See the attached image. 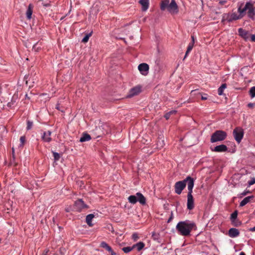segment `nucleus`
<instances>
[{
	"instance_id": "obj_36",
	"label": "nucleus",
	"mask_w": 255,
	"mask_h": 255,
	"mask_svg": "<svg viewBox=\"0 0 255 255\" xmlns=\"http://www.w3.org/2000/svg\"><path fill=\"white\" fill-rule=\"evenodd\" d=\"M194 42L193 41H191L188 45V47H187V50H188V51H191L192 49H193V47L194 46Z\"/></svg>"
},
{
	"instance_id": "obj_5",
	"label": "nucleus",
	"mask_w": 255,
	"mask_h": 255,
	"mask_svg": "<svg viewBox=\"0 0 255 255\" xmlns=\"http://www.w3.org/2000/svg\"><path fill=\"white\" fill-rule=\"evenodd\" d=\"M128 200L129 203L132 204H135L137 202H139L141 204L144 205L146 203V199L143 195L137 192L135 195H130L128 197Z\"/></svg>"
},
{
	"instance_id": "obj_52",
	"label": "nucleus",
	"mask_w": 255,
	"mask_h": 255,
	"mask_svg": "<svg viewBox=\"0 0 255 255\" xmlns=\"http://www.w3.org/2000/svg\"><path fill=\"white\" fill-rule=\"evenodd\" d=\"M239 255H246L244 252H241Z\"/></svg>"
},
{
	"instance_id": "obj_28",
	"label": "nucleus",
	"mask_w": 255,
	"mask_h": 255,
	"mask_svg": "<svg viewBox=\"0 0 255 255\" xmlns=\"http://www.w3.org/2000/svg\"><path fill=\"white\" fill-rule=\"evenodd\" d=\"M251 97L253 98L255 97V86L252 87L249 91Z\"/></svg>"
},
{
	"instance_id": "obj_56",
	"label": "nucleus",
	"mask_w": 255,
	"mask_h": 255,
	"mask_svg": "<svg viewBox=\"0 0 255 255\" xmlns=\"http://www.w3.org/2000/svg\"><path fill=\"white\" fill-rule=\"evenodd\" d=\"M196 91H192V93L195 92Z\"/></svg>"
},
{
	"instance_id": "obj_18",
	"label": "nucleus",
	"mask_w": 255,
	"mask_h": 255,
	"mask_svg": "<svg viewBox=\"0 0 255 255\" xmlns=\"http://www.w3.org/2000/svg\"><path fill=\"white\" fill-rule=\"evenodd\" d=\"M145 246V244L144 243L142 242H139L135 244H134L132 247L133 249H136L137 251H140L142 250Z\"/></svg>"
},
{
	"instance_id": "obj_8",
	"label": "nucleus",
	"mask_w": 255,
	"mask_h": 255,
	"mask_svg": "<svg viewBox=\"0 0 255 255\" xmlns=\"http://www.w3.org/2000/svg\"><path fill=\"white\" fill-rule=\"evenodd\" d=\"M242 17V15H239L236 12L225 13L223 16V20L231 22L240 19Z\"/></svg>"
},
{
	"instance_id": "obj_3",
	"label": "nucleus",
	"mask_w": 255,
	"mask_h": 255,
	"mask_svg": "<svg viewBox=\"0 0 255 255\" xmlns=\"http://www.w3.org/2000/svg\"><path fill=\"white\" fill-rule=\"evenodd\" d=\"M192 181L194 185V181L193 178H192L190 176H188L184 180L177 182L175 184L174 186L175 192L176 194L180 195L182 193L183 190L185 188L186 184L187 185V187H188V184L189 183V182Z\"/></svg>"
},
{
	"instance_id": "obj_40",
	"label": "nucleus",
	"mask_w": 255,
	"mask_h": 255,
	"mask_svg": "<svg viewBox=\"0 0 255 255\" xmlns=\"http://www.w3.org/2000/svg\"><path fill=\"white\" fill-rule=\"evenodd\" d=\"M218 1H219V3L221 5H224L225 3H226V2H227V0H218Z\"/></svg>"
},
{
	"instance_id": "obj_53",
	"label": "nucleus",
	"mask_w": 255,
	"mask_h": 255,
	"mask_svg": "<svg viewBox=\"0 0 255 255\" xmlns=\"http://www.w3.org/2000/svg\"><path fill=\"white\" fill-rule=\"evenodd\" d=\"M192 41H193L194 42V36H192Z\"/></svg>"
},
{
	"instance_id": "obj_38",
	"label": "nucleus",
	"mask_w": 255,
	"mask_h": 255,
	"mask_svg": "<svg viewBox=\"0 0 255 255\" xmlns=\"http://www.w3.org/2000/svg\"><path fill=\"white\" fill-rule=\"evenodd\" d=\"M139 237L138 234L136 233H134L132 235V239L134 241H136L138 239Z\"/></svg>"
},
{
	"instance_id": "obj_11",
	"label": "nucleus",
	"mask_w": 255,
	"mask_h": 255,
	"mask_svg": "<svg viewBox=\"0 0 255 255\" xmlns=\"http://www.w3.org/2000/svg\"><path fill=\"white\" fill-rule=\"evenodd\" d=\"M87 206L84 203L82 200L80 199L75 202L74 208L78 211H81L84 208H87Z\"/></svg>"
},
{
	"instance_id": "obj_19",
	"label": "nucleus",
	"mask_w": 255,
	"mask_h": 255,
	"mask_svg": "<svg viewBox=\"0 0 255 255\" xmlns=\"http://www.w3.org/2000/svg\"><path fill=\"white\" fill-rule=\"evenodd\" d=\"M254 198V196H250L246 197L240 203V206L241 207H243L249 203L251 200L253 199Z\"/></svg>"
},
{
	"instance_id": "obj_7",
	"label": "nucleus",
	"mask_w": 255,
	"mask_h": 255,
	"mask_svg": "<svg viewBox=\"0 0 255 255\" xmlns=\"http://www.w3.org/2000/svg\"><path fill=\"white\" fill-rule=\"evenodd\" d=\"M244 134L243 129L241 127H237L234 129L233 135L236 141L239 143L243 138Z\"/></svg>"
},
{
	"instance_id": "obj_51",
	"label": "nucleus",
	"mask_w": 255,
	"mask_h": 255,
	"mask_svg": "<svg viewBox=\"0 0 255 255\" xmlns=\"http://www.w3.org/2000/svg\"><path fill=\"white\" fill-rule=\"evenodd\" d=\"M56 109H57V110H60V108H59V104H57V105H56Z\"/></svg>"
},
{
	"instance_id": "obj_26",
	"label": "nucleus",
	"mask_w": 255,
	"mask_h": 255,
	"mask_svg": "<svg viewBox=\"0 0 255 255\" xmlns=\"http://www.w3.org/2000/svg\"><path fill=\"white\" fill-rule=\"evenodd\" d=\"M101 247L105 248L108 251H111V247L109 246L106 242H102L100 245Z\"/></svg>"
},
{
	"instance_id": "obj_1",
	"label": "nucleus",
	"mask_w": 255,
	"mask_h": 255,
	"mask_svg": "<svg viewBox=\"0 0 255 255\" xmlns=\"http://www.w3.org/2000/svg\"><path fill=\"white\" fill-rule=\"evenodd\" d=\"M195 226V224L193 222L186 220L178 222L176 226V229L180 235L188 236Z\"/></svg>"
},
{
	"instance_id": "obj_49",
	"label": "nucleus",
	"mask_w": 255,
	"mask_h": 255,
	"mask_svg": "<svg viewBox=\"0 0 255 255\" xmlns=\"http://www.w3.org/2000/svg\"><path fill=\"white\" fill-rule=\"evenodd\" d=\"M172 218H173V215L172 214L171 217H170V218L168 219V222H169L172 219Z\"/></svg>"
},
{
	"instance_id": "obj_32",
	"label": "nucleus",
	"mask_w": 255,
	"mask_h": 255,
	"mask_svg": "<svg viewBox=\"0 0 255 255\" xmlns=\"http://www.w3.org/2000/svg\"><path fill=\"white\" fill-rule=\"evenodd\" d=\"M232 223L235 226L238 227L241 225V222L238 220L237 219H235V220L231 221Z\"/></svg>"
},
{
	"instance_id": "obj_22",
	"label": "nucleus",
	"mask_w": 255,
	"mask_h": 255,
	"mask_svg": "<svg viewBox=\"0 0 255 255\" xmlns=\"http://www.w3.org/2000/svg\"><path fill=\"white\" fill-rule=\"evenodd\" d=\"M91 139V136L87 133H85L82 135V136L80 138V141L81 142H83L85 141H87L90 140Z\"/></svg>"
},
{
	"instance_id": "obj_15",
	"label": "nucleus",
	"mask_w": 255,
	"mask_h": 255,
	"mask_svg": "<svg viewBox=\"0 0 255 255\" xmlns=\"http://www.w3.org/2000/svg\"><path fill=\"white\" fill-rule=\"evenodd\" d=\"M240 234L239 230L236 228H231L229 231V236L231 238H236Z\"/></svg>"
},
{
	"instance_id": "obj_30",
	"label": "nucleus",
	"mask_w": 255,
	"mask_h": 255,
	"mask_svg": "<svg viewBox=\"0 0 255 255\" xmlns=\"http://www.w3.org/2000/svg\"><path fill=\"white\" fill-rule=\"evenodd\" d=\"M238 216V211H235L231 215V221L235 220V219H237Z\"/></svg>"
},
{
	"instance_id": "obj_21",
	"label": "nucleus",
	"mask_w": 255,
	"mask_h": 255,
	"mask_svg": "<svg viewBox=\"0 0 255 255\" xmlns=\"http://www.w3.org/2000/svg\"><path fill=\"white\" fill-rule=\"evenodd\" d=\"M251 5V3L250 2H247L246 3V5L245 6V7L243 8H241V7H239L238 8V12L240 13V15H242V16H243V14L246 11L248 10V8H249V6Z\"/></svg>"
},
{
	"instance_id": "obj_12",
	"label": "nucleus",
	"mask_w": 255,
	"mask_h": 255,
	"mask_svg": "<svg viewBox=\"0 0 255 255\" xmlns=\"http://www.w3.org/2000/svg\"><path fill=\"white\" fill-rule=\"evenodd\" d=\"M139 3L141 5V9L143 11H146L149 5V0H140Z\"/></svg>"
},
{
	"instance_id": "obj_33",
	"label": "nucleus",
	"mask_w": 255,
	"mask_h": 255,
	"mask_svg": "<svg viewBox=\"0 0 255 255\" xmlns=\"http://www.w3.org/2000/svg\"><path fill=\"white\" fill-rule=\"evenodd\" d=\"M53 156H54V160L55 161H57L60 158V155L57 152H53Z\"/></svg>"
},
{
	"instance_id": "obj_17",
	"label": "nucleus",
	"mask_w": 255,
	"mask_h": 255,
	"mask_svg": "<svg viewBox=\"0 0 255 255\" xmlns=\"http://www.w3.org/2000/svg\"><path fill=\"white\" fill-rule=\"evenodd\" d=\"M238 32L240 36L244 38L245 40L248 39V32L242 28H240L238 29Z\"/></svg>"
},
{
	"instance_id": "obj_29",
	"label": "nucleus",
	"mask_w": 255,
	"mask_h": 255,
	"mask_svg": "<svg viewBox=\"0 0 255 255\" xmlns=\"http://www.w3.org/2000/svg\"><path fill=\"white\" fill-rule=\"evenodd\" d=\"M176 113V111L175 110L171 111L168 113H167L165 116L164 117L166 118V120H168L169 119L170 116L172 114H174Z\"/></svg>"
},
{
	"instance_id": "obj_13",
	"label": "nucleus",
	"mask_w": 255,
	"mask_h": 255,
	"mask_svg": "<svg viewBox=\"0 0 255 255\" xmlns=\"http://www.w3.org/2000/svg\"><path fill=\"white\" fill-rule=\"evenodd\" d=\"M51 132L50 131H44L42 135V138L45 142H49L51 140Z\"/></svg>"
},
{
	"instance_id": "obj_24",
	"label": "nucleus",
	"mask_w": 255,
	"mask_h": 255,
	"mask_svg": "<svg viewBox=\"0 0 255 255\" xmlns=\"http://www.w3.org/2000/svg\"><path fill=\"white\" fill-rule=\"evenodd\" d=\"M227 88L226 84H223L218 89V93L219 95H222L224 90Z\"/></svg>"
},
{
	"instance_id": "obj_20",
	"label": "nucleus",
	"mask_w": 255,
	"mask_h": 255,
	"mask_svg": "<svg viewBox=\"0 0 255 255\" xmlns=\"http://www.w3.org/2000/svg\"><path fill=\"white\" fill-rule=\"evenodd\" d=\"M247 10H248V16L251 18H253L254 16L255 15V10L251 3V5H250L249 6V8H248Z\"/></svg>"
},
{
	"instance_id": "obj_41",
	"label": "nucleus",
	"mask_w": 255,
	"mask_h": 255,
	"mask_svg": "<svg viewBox=\"0 0 255 255\" xmlns=\"http://www.w3.org/2000/svg\"><path fill=\"white\" fill-rule=\"evenodd\" d=\"M255 105V103H249L248 104V107L250 108H253Z\"/></svg>"
},
{
	"instance_id": "obj_16",
	"label": "nucleus",
	"mask_w": 255,
	"mask_h": 255,
	"mask_svg": "<svg viewBox=\"0 0 255 255\" xmlns=\"http://www.w3.org/2000/svg\"><path fill=\"white\" fill-rule=\"evenodd\" d=\"M33 6L32 4H29L28 5L26 12V17L28 19H30L31 18V16L33 12Z\"/></svg>"
},
{
	"instance_id": "obj_25",
	"label": "nucleus",
	"mask_w": 255,
	"mask_h": 255,
	"mask_svg": "<svg viewBox=\"0 0 255 255\" xmlns=\"http://www.w3.org/2000/svg\"><path fill=\"white\" fill-rule=\"evenodd\" d=\"M164 144V140L161 138H159L157 142V147L159 149L163 147Z\"/></svg>"
},
{
	"instance_id": "obj_54",
	"label": "nucleus",
	"mask_w": 255,
	"mask_h": 255,
	"mask_svg": "<svg viewBox=\"0 0 255 255\" xmlns=\"http://www.w3.org/2000/svg\"><path fill=\"white\" fill-rule=\"evenodd\" d=\"M48 5H49L48 4H44V6H48Z\"/></svg>"
},
{
	"instance_id": "obj_27",
	"label": "nucleus",
	"mask_w": 255,
	"mask_h": 255,
	"mask_svg": "<svg viewBox=\"0 0 255 255\" xmlns=\"http://www.w3.org/2000/svg\"><path fill=\"white\" fill-rule=\"evenodd\" d=\"M133 250L132 247H127L122 248V251L125 253H128Z\"/></svg>"
},
{
	"instance_id": "obj_42",
	"label": "nucleus",
	"mask_w": 255,
	"mask_h": 255,
	"mask_svg": "<svg viewBox=\"0 0 255 255\" xmlns=\"http://www.w3.org/2000/svg\"><path fill=\"white\" fill-rule=\"evenodd\" d=\"M108 252L111 254V255H117V254L113 251L112 248L111 249V251H109Z\"/></svg>"
},
{
	"instance_id": "obj_35",
	"label": "nucleus",
	"mask_w": 255,
	"mask_h": 255,
	"mask_svg": "<svg viewBox=\"0 0 255 255\" xmlns=\"http://www.w3.org/2000/svg\"><path fill=\"white\" fill-rule=\"evenodd\" d=\"M249 193H250V191L249 190H245L244 191H243L242 193H241L240 194V196L239 197L240 198H242L243 196H246V195H247Z\"/></svg>"
},
{
	"instance_id": "obj_57",
	"label": "nucleus",
	"mask_w": 255,
	"mask_h": 255,
	"mask_svg": "<svg viewBox=\"0 0 255 255\" xmlns=\"http://www.w3.org/2000/svg\"><path fill=\"white\" fill-rule=\"evenodd\" d=\"M12 152H14V149L13 148H12Z\"/></svg>"
},
{
	"instance_id": "obj_34",
	"label": "nucleus",
	"mask_w": 255,
	"mask_h": 255,
	"mask_svg": "<svg viewBox=\"0 0 255 255\" xmlns=\"http://www.w3.org/2000/svg\"><path fill=\"white\" fill-rule=\"evenodd\" d=\"M25 141V138L24 136H22L20 138V144L19 145L20 146L22 147L24 142Z\"/></svg>"
},
{
	"instance_id": "obj_46",
	"label": "nucleus",
	"mask_w": 255,
	"mask_h": 255,
	"mask_svg": "<svg viewBox=\"0 0 255 255\" xmlns=\"http://www.w3.org/2000/svg\"><path fill=\"white\" fill-rule=\"evenodd\" d=\"M249 231H251V232H255V226L253 227V228H251L249 229Z\"/></svg>"
},
{
	"instance_id": "obj_55",
	"label": "nucleus",
	"mask_w": 255,
	"mask_h": 255,
	"mask_svg": "<svg viewBox=\"0 0 255 255\" xmlns=\"http://www.w3.org/2000/svg\"><path fill=\"white\" fill-rule=\"evenodd\" d=\"M143 21H145L146 20V17H144L143 19Z\"/></svg>"
},
{
	"instance_id": "obj_50",
	"label": "nucleus",
	"mask_w": 255,
	"mask_h": 255,
	"mask_svg": "<svg viewBox=\"0 0 255 255\" xmlns=\"http://www.w3.org/2000/svg\"><path fill=\"white\" fill-rule=\"evenodd\" d=\"M12 105H13V104H12V103H11V102H9V103H8L7 104V105H8V106H9V107H11V106H12Z\"/></svg>"
},
{
	"instance_id": "obj_31",
	"label": "nucleus",
	"mask_w": 255,
	"mask_h": 255,
	"mask_svg": "<svg viewBox=\"0 0 255 255\" xmlns=\"http://www.w3.org/2000/svg\"><path fill=\"white\" fill-rule=\"evenodd\" d=\"M91 36V33L86 34L82 39V41L86 43L89 40V37Z\"/></svg>"
},
{
	"instance_id": "obj_6",
	"label": "nucleus",
	"mask_w": 255,
	"mask_h": 255,
	"mask_svg": "<svg viewBox=\"0 0 255 255\" xmlns=\"http://www.w3.org/2000/svg\"><path fill=\"white\" fill-rule=\"evenodd\" d=\"M226 136L227 133L226 132L223 130H217L212 135L211 142L213 143L217 141H222L226 138Z\"/></svg>"
},
{
	"instance_id": "obj_47",
	"label": "nucleus",
	"mask_w": 255,
	"mask_h": 255,
	"mask_svg": "<svg viewBox=\"0 0 255 255\" xmlns=\"http://www.w3.org/2000/svg\"><path fill=\"white\" fill-rule=\"evenodd\" d=\"M48 252V250H45L44 252V253H43L42 255H47Z\"/></svg>"
},
{
	"instance_id": "obj_45",
	"label": "nucleus",
	"mask_w": 255,
	"mask_h": 255,
	"mask_svg": "<svg viewBox=\"0 0 255 255\" xmlns=\"http://www.w3.org/2000/svg\"><path fill=\"white\" fill-rule=\"evenodd\" d=\"M251 40L252 41H255V35L252 34L251 35Z\"/></svg>"
},
{
	"instance_id": "obj_10",
	"label": "nucleus",
	"mask_w": 255,
	"mask_h": 255,
	"mask_svg": "<svg viewBox=\"0 0 255 255\" xmlns=\"http://www.w3.org/2000/svg\"><path fill=\"white\" fill-rule=\"evenodd\" d=\"M141 91V87L139 86H135L131 88L127 95L128 98H131L139 94Z\"/></svg>"
},
{
	"instance_id": "obj_39",
	"label": "nucleus",
	"mask_w": 255,
	"mask_h": 255,
	"mask_svg": "<svg viewBox=\"0 0 255 255\" xmlns=\"http://www.w3.org/2000/svg\"><path fill=\"white\" fill-rule=\"evenodd\" d=\"M255 183V178H253L252 179L248 182L249 186H251Z\"/></svg>"
},
{
	"instance_id": "obj_43",
	"label": "nucleus",
	"mask_w": 255,
	"mask_h": 255,
	"mask_svg": "<svg viewBox=\"0 0 255 255\" xmlns=\"http://www.w3.org/2000/svg\"><path fill=\"white\" fill-rule=\"evenodd\" d=\"M201 99L203 100H205L207 99V95L206 94H204L202 95L201 97Z\"/></svg>"
},
{
	"instance_id": "obj_14",
	"label": "nucleus",
	"mask_w": 255,
	"mask_h": 255,
	"mask_svg": "<svg viewBox=\"0 0 255 255\" xmlns=\"http://www.w3.org/2000/svg\"><path fill=\"white\" fill-rule=\"evenodd\" d=\"M228 148L226 145L224 144H221L215 146L213 150L215 152H226Z\"/></svg>"
},
{
	"instance_id": "obj_2",
	"label": "nucleus",
	"mask_w": 255,
	"mask_h": 255,
	"mask_svg": "<svg viewBox=\"0 0 255 255\" xmlns=\"http://www.w3.org/2000/svg\"><path fill=\"white\" fill-rule=\"evenodd\" d=\"M160 8L162 10L167 8V10L172 14H176L178 11V6L175 0H171L170 3L169 0H163L161 3Z\"/></svg>"
},
{
	"instance_id": "obj_48",
	"label": "nucleus",
	"mask_w": 255,
	"mask_h": 255,
	"mask_svg": "<svg viewBox=\"0 0 255 255\" xmlns=\"http://www.w3.org/2000/svg\"><path fill=\"white\" fill-rule=\"evenodd\" d=\"M48 252V250H45L44 252V253H43L42 255H47Z\"/></svg>"
},
{
	"instance_id": "obj_23",
	"label": "nucleus",
	"mask_w": 255,
	"mask_h": 255,
	"mask_svg": "<svg viewBox=\"0 0 255 255\" xmlns=\"http://www.w3.org/2000/svg\"><path fill=\"white\" fill-rule=\"evenodd\" d=\"M94 215L93 214H89L86 216V220L87 224L91 227L93 224H92V220L94 218Z\"/></svg>"
},
{
	"instance_id": "obj_44",
	"label": "nucleus",
	"mask_w": 255,
	"mask_h": 255,
	"mask_svg": "<svg viewBox=\"0 0 255 255\" xmlns=\"http://www.w3.org/2000/svg\"><path fill=\"white\" fill-rule=\"evenodd\" d=\"M190 51H188V50L187 49L184 59H185L187 57V56H188V54L190 52Z\"/></svg>"
},
{
	"instance_id": "obj_4",
	"label": "nucleus",
	"mask_w": 255,
	"mask_h": 255,
	"mask_svg": "<svg viewBox=\"0 0 255 255\" xmlns=\"http://www.w3.org/2000/svg\"><path fill=\"white\" fill-rule=\"evenodd\" d=\"M193 188V184L192 181L188 184V193L187 194V207L189 210H192L194 207V199L192 195Z\"/></svg>"
},
{
	"instance_id": "obj_37",
	"label": "nucleus",
	"mask_w": 255,
	"mask_h": 255,
	"mask_svg": "<svg viewBox=\"0 0 255 255\" xmlns=\"http://www.w3.org/2000/svg\"><path fill=\"white\" fill-rule=\"evenodd\" d=\"M27 129L29 130L31 128L32 126H33V123L32 122H30L29 121H27Z\"/></svg>"
},
{
	"instance_id": "obj_9",
	"label": "nucleus",
	"mask_w": 255,
	"mask_h": 255,
	"mask_svg": "<svg viewBox=\"0 0 255 255\" xmlns=\"http://www.w3.org/2000/svg\"><path fill=\"white\" fill-rule=\"evenodd\" d=\"M138 69L142 75L146 76L148 73L149 66L146 63H141L138 66Z\"/></svg>"
}]
</instances>
